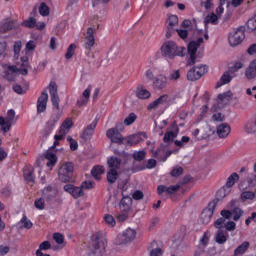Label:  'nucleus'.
Masks as SVG:
<instances>
[{"label":"nucleus","instance_id":"1","mask_svg":"<svg viewBox=\"0 0 256 256\" xmlns=\"http://www.w3.org/2000/svg\"><path fill=\"white\" fill-rule=\"evenodd\" d=\"M219 23V16L215 13L208 14L204 19L205 29L196 30L195 35L197 37V41H192L188 44V65H195V61L197 59V49L203 43V40L209 39V33L207 32L208 25H218Z\"/></svg>","mask_w":256,"mask_h":256},{"label":"nucleus","instance_id":"2","mask_svg":"<svg viewBox=\"0 0 256 256\" xmlns=\"http://www.w3.org/2000/svg\"><path fill=\"white\" fill-rule=\"evenodd\" d=\"M29 58L27 56H21L20 62L15 65L11 63L1 64L0 75L7 81H15L17 75H27V65Z\"/></svg>","mask_w":256,"mask_h":256},{"label":"nucleus","instance_id":"3","mask_svg":"<svg viewBox=\"0 0 256 256\" xmlns=\"http://www.w3.org/2000/svg\"><path fill=\"white\" fill-rule=\"evenodd\" d=\"M185 47L178 46L174 41H167L161 46V54L167 59H175V57H184Z\"/></svg>","mask_w":256,"mask_h":256},{"label":"nucleus","instance_id":"4","mask_svg":"<svg viewBox=\"0 0 256 256\" xmlns=\"http://www.w3.org/2000/svg\"><path fill=\"white\" fill-rule=\"evenodd\" d=\"M107 247V239L102 234H94L92 236V256H103Z\"/></svg>","mask_w":256,"mask_h":256},{"label":"nucleus","instance_id":"5","mask_svg":"<svg viewBox=\"0 0 256 256\" xmlns=\"http://www.w3.org/2000/svg\"><path fill=\"white\" fill-rule=\"evenodd\" d=\"M19 119V116L16 115L15 110L10 109L7 111L6 117L0 116V127L3 133H8L11 131V126L15 125Z\"/></svg>","mask_w":256,"mask_h":256},{"label":"nucleus","instance_id":"6","mask_svg":"<svg viewBox=\"0 0 256 256\" xmlns=\"http://www.w3.org/2000/svg\"><path fill=\"white\" fill-rule=\"evenodd\" d=\"M245 41V27L240 26L229 33L228 43L230 47H237Z\"/></svg>","mask_w":256,"mask_h":256},{"label":"nucleus","instance_id":"7","mask_svg":"<svg viewBox=\"0 0 256 256\" xmlns=\"http://www.w3.org/2000/svg\"><path fill=\"white\" fill-rule=\"evenodd\" d=\"M63 139H65V136L63 134H60L59 132L54 135V143L50 147V150L47 151L45 154V157L48 160L47 167H54V165L57 163V155L51 152V150L55 149V147H59V141H63Z\"/></svg>","mask_w":256,"mask_h":256},{"label":"nucleus","instance_id":"8","mask_svg":"<svg viewBox=\"0 0 256 256\" xmlns=\"http://www.w3.org/2000/svg\"><path fill=\"white\" fill-rule=\"evenodd\" d=\"M208 71L209 68L207 67V65L195 66L188 71L187 79L188 81H197L202 78L203 75H206Z\"/></svg>","mask_w":256,"mask_h":256},{"label":"nucleus","instance_id":"9","mask_svg":"<svg viewBox=\"0 0 256 256\" xmlns=\"http://www.w3.org/2000/svg\"><path fill=\"white\" fill-rule=\"evenodd\" d=\"M73 175V163L67 162L63 164L58 170V177L62 183L71 181Z\"/></svg>","mask_w":256,"mask_h":256},{"label":"nucleus","instance_id":"10","mask_svg":"<svg viewBox=\"0 0 256 256\" xmlns=\"http://www.w3.org/2000/svg\"><path fill=\"white\" fill-rule=\"evenodd\" d=\"M216 207H217V202L212 201L202 211L200 219L204 225H209V223H211V219H213V213H215Z\"/></svg>","mask_w":256,"mask_h":256},{"label":"nucleus","instance_id":"11","mask_svg":"<svg viewBox=\"0 0 256 256\" xmlns=\"http://www.w3.org/2000/svg\"><path fill=\"white\" fill-rule=\"evenodd\" d=\"M137 237V232L134 229L128 228L122 234L116 237V245H125V243H130Z\"/></svg>","mask_w":256,"mask_h":256},{"label":"nucleus","instance_id":"12","mask_svg":"<svg viewBox=\"0 0 256 256\" xmlns=\"http://www.w3.org/2000/svg\"><path fill=\"white\" fill-rule=\"evenodd\" d=\"M179 26V17L177 15L171 14L168 16L166 20V37L167 39H170L173 32L177 30V27Z\"/></svg>","mask_w":256,"mask_h":256},{"label":"nucleus","instance_id":"13","mask_svg":"<svg viewBox=\"0 0 256 256\" xmlns=\"http://www.w3.org/2000/svg\"><path fill=\"white\" fill-rule=\"evenodd\" d=\"M19 27V22L10 18H6L0 22V33H7Z\"/></svg>","mask_w":256,"mask_h":256},{"label":"nucleus","instance_id":"14","mask_svg":"<svg viewBox=\"0 0 256 256\" xmlns=\"http://www.w3.org/2000/svg\"><path fill=\"white\" fill-rule=\"evenodd\" d=\"M181 189V184H176V185H173V186H170V187H167L165 185H160L158 186L157 188V193L158 195L160 196H164V195H175V193L177 191H179Z\"/></svg>","mask_w":256,"mask_h":256},{"label":"nucleus","instance_id":"15","mask_svg":"<svg viewBox=\"0 0 256 256\" xmlns=\"http://www.w3.org/2000/svg\"><path fill=\"white\" fill-rule=\"evenodd\" d=\"M169 83V78L165 74L158 75L153 81V88L157 91H163Z\"/></svg>","mask_w":256,"mask_h":256},{"label":"nucleus","instance_id":"16","mask_svg":"<svg viewBox=\"0 0 256 256\" xmlns=\"http://www.w3.org/2000/svg\"><path fill=\"white\" fill-rule=\"evenodd\" d=\"M53 107L59 110V94H57V83L50 82L48 86Z\"/></svg>","mask_w":256,"mask_h":256},{"label":"nucleus","instance_id":"17","mask_svg":"<svg viewBox=\"0 0 256 256\" xmlns=\"http://www.w3.org/2000/svg\"><path fill=\"white\" fill-rule=\"evenodd\" d=\"M146 138H147V133L140 132L138 134L128 136L127 138H125V141H126V145L133 146V145H139V143L145 141Z\"/></svg>","mask_w":256,"mask_h":256},{"label":"nucleus","instance_id":"18","mask_svg":"<svg viewBox=\"0 0 256 256\" xmlns=\"http://www.w3.org/2000/svg\"><path fill=\"white\" fill-rule=\"evenodd\" d=\"M57 121H59V116H52L46 123L44 130L42 131L43 137L47 139L51 133H53V129L57 125Z\"/></svg>","mask_w":256,"mask_h":256},{"label":"nucleus","instance_id":"19","mask_svg":"<svg viewBox=\"0 0 256 256\" xmlns=\"http://www.w3.org/2000/svg\"><path fill=\"white\" fill-rule=\"evenodd\" d=\"M106 136L108 139H110L111 143H118L121 145L123 141H125V138H123V135H121V132H118L117 129L110 128L106 132Z\"/></svg>","mask_w":256,"mask_h":256},{"label":"nucleus","instance_id":"20","mask_svg":"<svg viewBox=\"0 0 256 256\" xmlns=\"http://www.w3.org/2000/svg\"><path fill=\"white\" fill-rule=\"evenodd\" d=\"M177 135H179V126L173 123L164 135V143H171Z\"/></svg>","mask_w":256,"mask_h":256},{"label":"nucleus","instance_id":"21","mask_svg":"<svg viewBox=\"0 0 256 256\" xmlns=\"http://www.w3.org/2000/svg\"><path fill=\"white\" fill-rule=\"evenodd\" d=\"M84 47L85 49H91L95 45V30L88 28L84 33Z\"/></svg>","mask_w":256,"mask_h":256},{"label":"nucleus","instance_id":"22","mask_svg":"<svg viewBox=\"0 0 256 256\" xmlns=\"http://www.w3.org/2000/svg\"><path fill=\"white\" fill-rule=\"evenodd\" d=\"M47 101H49V94H47V91H43L37 100L38 113H45L47 109Z\"/></svg>","mask_w":256,"mask_h":256},{"label":"nucleus","instance_id":"23","mask_svg":"<svg viewBox=\"0 0 256 256\" xmlns=\"http://www.w3.org/2000/svg\"><path fill=\"white\" fill-rule=\"evenodd\" d=\"M64 191H66V193H69L70 195H72V197H74V199H79V197H83V195H84L82 187H77L72 184H66L64 186Z\"/></svg>","mask_w":256,"mask_h":256},{"label":"nucleus","instance_id":"24","mask_svg":"<svg viewBox=\"0 0 256 256\" xmlns=\"http://www.w3.org/2000/svg\"><path fill=\"white\" fill-rule=\"evenodd\" d=\"M216 133L220 139H225V137H229V133H231V126L227 123H222L217 126Z\"/></svg>","mask_w":256,"mask_h":256},{"label":"nucleus","instance_id":"25","mask_svg":"<svg viewBox=\"0 0 256 256\" xmlns=\"http://www.w3.org/2000/svg\"><path fill=\"white\" fill-rule=\"evenodd\" d=\"M98 120L95 119L90 125H88L83 133H82V139H91L93 137V133H95V129L97 127Z\"/></svg>","mask_w":256,"mask_h":256},{"label":"nucleus","instance_id":"26","mask_svg":"<svg viewBox=\"0 0 256 256\" xmlns=\"http://www.w3.org/2000/svg\"><path fill=\"white\" fill-rule=\"evenodd\" d=\"M90 97H91V87H88L83 91L82 96L77 100L78 107H83L87 105V103H89Z\"/></svg>","mask_w":256,"mask_h":256},{"label":"nucleus","instance_id":"27","mask_svg":"<svg viewBox=\"0 0 256 256\" xmlns=\"http://www.w3.org/2000/svg\"><path fill=\"white\" fill-rule=\"evenodd\" d=\"M71 127H73V120H71V118H66L63 121L58 133L65 137L67 135V133H69V131H71Z\"/></svg>","mask_w":256,"mask_h":256},{"label":"nucleus","instance_id":"28","mask_svg":"<svg viewBox=\"0 0 256 256\" xmlns=\"http://www.w3.org/2000/svg\"><path fill=\"white\" fill-rule=\"evenodd\" d=\"M168 99H169L168 95L160 96L159 98H157L156 100H154L152 103L148 105V110L157 109L158 107H161V105H165Z\"/></svg>","mask_w":256,"mask_h":256},{"label":"nucleus","instance_id":"29","mask_svg":"<svg viewBox=\"0 0 256 256\" xmlns=\"http://www.w3.org/2000/svg\"><path fill=\"white\" fill-rule=\"evenodd\" d=\"M52 239L59 246V247H54L53 251H57V249H63V247H65V236H63V234L56 232L53 234Z\"/></svg>","mask_w":256,"mask_h":256},{"label":"nucleus","instance_id":"30","mask_svg":"<svg viewBox=\"0 0 256 256\" xmlns=\"http://www.w3.org/2000/svg\"><path fill=\"white\" fill-rule=\"evenodd\" d=\"M229 239V233L223 231V230H218L215 236V241L218 243V245H223L227 243V240Z\"/></svg>","mask_w":256,"mask_h":256},{"label":"nucleus","instance_id":"31","mask_svg":"<svg viewBox=\"0 0 256 256\" xmlns=\"http://www.w3.org/2000/svg\"><path fill=\"white\" fill-rule=\"evenodd\" d=\"M120 211L122 213H129L131 211V198L130 197H124L120 201Z\"/></svg>","mask_w":256,"mask_h":256},{"label":"nucleus","instance_id":"32","mask_svg":"<svg viewBox=\"0 0 256 256\" xmlns=\"http://www.w3.org/2000/svg\"><path fill=\"white\" fill-rule=\"evenodd\" d=\"M51 249V242L44 241L39 245V249L36 250V256H51L49 254H44L43 251H49Z\"/></svg>","mask_w":256,"mask_h":256},{"label":"nucleus","instance_id":"33","mask_svg":"<svg viewBox=\"0 0 256 256\" xmlns=\"http://www.w3.org/2000/svg\"><path fill=\"white\" fill-rule=\"evenodd\" d=\"M245 76L247 79H255L256 77V60H253L246 69Z\"/></svg>","mask_w":256,"mask_h":256},{"label":"nucleus","instance_id":"34","mask_svg":"<svg viewBox=\"0 0 256 256\" xmlns=\"http://www.w3.org/2000/svg\"><path fill=\"white\" fill-rule=\"evenodd\" d=\"M57 195V190L55 187L47 186L42 190V197L45 199H53Z\"/></svg>","mask_w":256,"mask_h":256},{"label":"nucleus","instance_id":"35","mask_svg":"<svg viewBox=\"0 0 256 256\" xmlns=\"http://www.w3.org/2000/svg\"><path fill=\"white\" fill-rule=\"evenodd\" d=\"M136 97H138V99H149V97H151V92L145 87L140 86L136 89Z\"/></svg>","mask_w":256,"mask_h":256},{"label":"nucleus","instance_id":"36","mask_svg":"<svg viewBox=\"0 0 256 256\" xmlns=\"http://www.w3.org/2000/svg\"><path fill=\"white\" fill-rule=\"evenodd\" d=\"M244 131L249 135H253V133H256V119H251L246 122L244 126Z\"/></svg>","mask_w":256,"mask_h":256},{"label":"nucleus","instance_id":"37","mask_svg":"<svg viewBox=\"0 0 256 256\" xmlns=\"http://www.w3.org/2000/svg\"><path fill=\"white\" fill-rule=\"evenodd\" d=\"M108 167L109 169H120L121 168V159L117 157H110L108 159Z\"/></svg>","mask_w":256,"mask_h":256},{"label":"nucleus","instance_id":"38","mask_svg":"<svg viewBox=\"0 0 256 256\" xmlns=\"http://www.w3.org/2000/svg\"><path fill=\"white\" fill-rule=\"evenodd\" d=\"M103 173H105V167L103 166H96L91 170V174L94 177V179H96L97 181H99V179H101V176L103 175Z\"/></svg>","mask_w":256,"mask_h":256},{"label":"nucleus","instance_id":"39","mask_svg":"<svg viewBox=\"0 0 256 256\" xmlns=\"http://www.w3.org/2000/svg\"><path fill=\"white\" fill-rule=\"evenodd\" d=\"M18 227L19 229H31V227H33V222L24 215L18 222Z\"/></svg>","mask_w":256,"mask_h":256},{"label":"nucleus","instance_id":"40","mask_svg":"<svg viewBox=\"0 0 256 256\" xmlns=\"http://www.w3.org/2000/svg\"><path fill=\"white\" fill-rule=\"evenodd\" d=\"M247 249H249V242H243L234 250V255H244V253H247Z\"/></svg>","mask_w":256,"mask_h":256},{"label":"nucleus","instance_id":"41","mask_svg":"<svg viewBox=\"0 0 256 256\" xmlns=\"http://www.w3.org/2000/svg\"><path fill=\"white\" fill-rule=\"evenodd\" d=\"M231 79L233 76L229 74V72L224 73L220 80L217 82V87H223V85H227V83H231Z\"/></svg>","mask_w":256,"mask_h":256},{"label":"nucleus","instance_id":"42","mask_svg":"<svg viewBox=\"0 0 256 256\" xmlns=\"http://www.w3.org/2000/svg\"><path fill=\"white\" fill-rule=\"evenodd\" d=\"M240 197H241V200L243 202H245V201H255L256 194L253 191H243L241 193Z\"/></svg>","mask_w":256,"mask_h":256},{"label":"nucleus","instance_id":"43","mask_svg":"<svg viewBox=\"0 0 256 256\" xmlns=\"http://www.w3.org/2000/svg\"><path fill=\"white\" fill-rule=\"evenodd\" d=\"M237 181H239V174L237 173H232L226 181V187H229V189H231L233 187V185H235V183H237Z\"/></svg>","mask_w":256,"mask_h":256},{"label":"nucleus","instance_id":"44","mask_svg":"<svg viewBox=\"0 0 256 256\" xmlns=\"http://www.w3.org/2000/svg\"><path fill=\"white\" fill-rule=\"evenodd\" d=\"M7 41L4 38H0V59L7 57Z\"/></svg>","mask_w":256,"mask_h":256},{"label":"nucleus","instance_id":"45","mask_svg":"<svg viewBox=\"0 0 256 256\" xmlns=\"http://www.w3.org/2000/svg\"><path fill=\"white\" fill-rule=\"evenodd\" d=\"M117 177H119V172H117L116 169L110 168L107 173L108 183H115V181H117Z\"/></svg>","mask_w":256,"mask_h":256},{"label":"nucleus","instance_id":"46","mask_svg":"<svg viewBox=\"0 0 256 256\" xmlns=\"http://www.w3.org/2000/svg\"><path fill=\"white\" fill-rule=\"evenodd\" d=\"M104 223L108 225V227H115L117 225V221H115V217L111 214L104 215Z\"/></svg>","mask_w":256,"mask_h":256},{"label":"nucleus","instance_id":"47","mask_svg":"<svg viewBox=\"0 0 256 256\" xmlns=\"http://www.w3.org/2000/svg\"><path fill=\"white\" fill-rule=\"evenodd\" d=\"M22 47H23V43L20 40L14 43V46H13L14 59H19V55L21 53Z\"/></svg>","mask_w":256,"mask_h":256},{"label":"nucleus","instance_id":"48","mask_svg":"<svg viewBox=\"0 0 256 256\" xmlns=\"http://www.w3.org/2000/svg\"><path fill=\"white\" fill-rule=\"evenodd\" d=\"M229 193H231V189L227 186H223L222 188H220L217 192V197L219 199H225V197H227V195H229Z\"/></svg>","mask_w":256,"mask_h":256},{"label":"nucleus","instance_id":"49","mask_svg":"<svg viewBox=\"0 0 256 256\" xmlns=\"http://www.w3.org/2000/svg\"><path fill=\"white\" fill-rule=\"evenodd\" d=\"M232 94L230 91L219 94L218 95V101L219 103H229L231 101Z\"/></svg>","mask_w":256,"mask_h":256},{"label":"nucleus","instance_id":"50","mask_svg":"<svg viewBox=\"0 0 256 256\" xmlns=\"http://www.w3.org/2000/svg\"><path fill=\"white\" fill-rule=\"evenodd\" d=\"M23 27L33 29L37 25V20L34 17H30L22 22Z\"/></svg>","mask_w":256,"mask_h":256},{"label":"nucleus","instance_id":"51","mask_svg":"<svg viewBox=\"0 0 256 256\" xmlns=\"http://www.w3.org/2000/svg\"><path fill=\"white\" fill-rule=\"evenodd\" d=\"M137 121V115L135 113H130L125 119H124V125L126 127H129V125H133Z\"/></svg>","mask_w":256,"mask_h":256},{"label":"nucleus","instance_id":"52","mask_svg":"<svg viewBox=\"0 0 256 256\" xmlns=\"http://www.w3.org/2000/svg\"><path fill=\"white\" fill-rule=\"evenodd\" d=\"M23 175H24V179H25V181H27V183H33V181H35V177L33 176V171L24 169Z\"/></svg>","mask_w":256,"mask_h":256},{"label":"nucleus","instance_id":"53","mask_svg":"<svg viewBox=\"0 0 256 256\" xmlns=\"http://www.w3.org/2000/svg\"><path fill=\"white\" fill-rule=\"evenodd\" d=\"M76 49L77 46L75 44H70L65 54V59H71L75 55Z\"/></svg>","mask_w":256,"mask_h":256},{"label":"nucleus","instance_id":"54","mask_svg":"<svg viewBox=\"0 0 256 256\" xmlns=\"http://www.w3.org/2000/svg\"><path fill=\"white\" fill-rule=\"evenodd\" d=\"M215 0H201L200 5L201 7H204L206 11H209V9H213L215 3Z\"/></svg>","mask_w":256,"mask_h":256},{"label":"nucleus","instance_id":"55","mask_svg":"<svg viewBox=\"0 0 256 256\" xmlns=\"http://www.w3.org/2000/svg\"><path fill=\"white\" fill-rule=\"evenodd\" d=\"M146 155L147 153L145 152V150L136 151L133 153V159L135 161H143Z\"/></svg>","mask_w":256,"mask_h":256},{"label":"nucleus","instance_id":"56","mask_svg":"<svg viewBox=\"0 0 256 256\" xmlns=\"http://www.w3.org/2000/svg\"><path fill=\"white\" fill-rule=\"evenodd\" d=\"M243 216V210L241 208H234L232 211V217L234 221H239L241 217Z\"/></svg>","mask_w":256,"mask_h":256},{"label":"nucleus","instance_id":"57","mask_svg":"<svg viewBox=\"0 0 256 256\" xmlns=\"http://www.w3.org/2000/svg\"><path fill=\"white\" fill-rule=\"evenodd\" d=\"M39 13L42 17H47L49 15V6L45 3H41L39 7Z\"/></svg>","mask_w":256,"mask_h":256},{"label":"nucleus","instance_id":"58","mask_svg":"<svg viewBox=\"0 0 256 256\" xmlns=\"http://www.w3.org/2000/svg\"><path fill=\"white\" fill-rule=\"evenodd\" d=\"M67 141L70 143L71 151H77V149H79V143H77V140L73 139L71 136H68Z\"/></svg>","mask_w":256,"mask_h":256},{"label":"nucleus","instance_id":"59","mask_svg":"<svg viewBox=\"0 0 256 256\" xmlns=\"http://www.w3.org/2000/svg\"><path fill=\"white\" fill-rule=\"evenodd\" d=\"M34 205L36 209H38L39 211H43V209H45V199L43 198L36 199L34 202Z\"/></svg>","mask_w":256,"mask_h":256},{"label":"nucleus","instance_id":"60","mask_svg":"<svg viewBox=\"0 0 256 256\" xmlns=\"http://www.w3.org/2000/svg\"><path fill=\"white\" fill-rule=\"evenodd\" d=\"M181 77V72L179 70H173L170 72L168 81H177Z\"/></svg>","mask_w":256,"mask_h":256},{"label":"nucleus","instance_id":"61","mask_svg":"<svg viewBox=\"0 0 256 256\" xmlns=\"http://www.w3.org/2000/svg\"><path fill=\"white\" fill-rule=\"evenodd\" d=\"M183 175V168L181 166H176L175 168H173V170L171 171V176L172 177H179Z\"/></svg>","mask_w":256,"mask_h":256},{"label":"nucleus","instance_id":"62","mask_svg":"<svg viewBox=\"0 0 256 256\" xmlns=\"http://www.w3.org/2000/svg\"><path fill=\"white\" fill-rule=\"evenodd\" d=\"M116 217H117V221H119L120 223H123V222L127 221V219H129V213L121 212Z\"/></svg>","mask_w":256,"mask_h":256},{"label":"nucleus","instance_id":"63","mask_svg":"<svg viewBox=\"0 0 256 256\" xmlns=\"http://www.w3.org/2000/svg\"><path fill=\"white\" fill-rule=\"evenodd\" d=\"M225 224V218L221 217L215 221L214 227H216V229H223V227H225Z\"/></svg>","mask_w":256,"mask_h":256},{"label":"nucleus","instance_id":"64","mask_svg":"<svg viewBox=\"0 0 256 256\" xmlns=\"http://www.w3.org/2000/svg\"><path fill=\"white\" fill-rule=\"evenodd\" d=\"M175 31L178 33L181 39H187L189 35V30L187 29H176Z\"/></svg>","mask_w":256,"mask_h":256}]
</instances>
